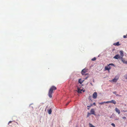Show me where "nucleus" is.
I'll return each mask as SVG.
<instances>
[{
    "label": "nucleus",
    "mask_w": 127,
    "mask_h": 127,
    "mask_svg": "<svg viewBox=\"0 0 127 127\" xmlns=\"http://www.w3.org/2000/svg\"><path fill=\"white\" fill-rule=\"evenodd\" d=\"M57 89L56 87L54 86H52L50 88L48 93V95L49 97L51 98L52 97V94L53 93V91Z\"/></svg>",
    "instance_id": "1"
},
{
    "label": "nucleus",
    "mask_w": 127,
    "mask_h": 127,
    "mask_svg": "<svg viewBox=\"0 0 127 127\" xmlns=\"http://www.w3.org/2000/svg\"><path fill=\"white\" fill-rule=\"evenodd\" d=\"M88 70V69L86 68H84L81 71V73L83 75H88V74H85L86 72H87Z\"/></svg>",
    "instance_id": "2"
},
{
    "label": "nucleus",
    "mask_w": 127,
    "mask_h": 127,
    "mask_svg": "<svg viewBox=\"0 0 127 127\" xmlns=\"http://www.w3.org/2000/svg\"><path fill=\"white\" fill-rule=\"evenodd\" d=\"M97 96V94L96 92H94L93 95V98L95 99H96Z\"/></svg>",
    "instance_id": "3"
},
{
    "label": "nucleus",
    "mask_w": 127,
    "mask_h": 127,
    "mask_svg": "<svg viewBox=\"0 0 127 127\" xmlns=\"http://www.w3.org/2000/svg\"><path fill=\"white\" fill-rule=\"evenodd\" d=\"M114 58L116 59H121V57L119 55H116L114 57Z\"/></svg>",
    "instance_id": "4"
},
{
    "label": "nucleus",
    "mask_w": 127,
    "mask_h": 127,
    "mask_svg": "<svg viewBox=\"0 0 127 127\" xmlns=\"http://www.w3.org/2000/svg\"><path fill=\"white\" fill-rule=\"evenodd\" d=\"M107 103H112L115 104H116V101L115 100H112L110 101H107Z\"/></svg>",
    "instance_id": "5"
},
{
    "label": "nucleus",
    "mask_w": 127,
    "mask_h": 127,
    "mask_svg": "<svg viewBox=\"0 0 127 127\" xmlns=\"http://www.w3.org/2000/svg\"><path fill=\"white\" fill-rule=\"evenodd\" d=\"M94 109H92L90 111V114L95 115Z\"/></svg>",
    "instance_id": "6"
},
{
    "label": "nucleus",
    "mask_w": 127,
    "mask_h": 127,
    "mask_svg": "<svg viewBox=\"0 0 127 127\" xmlns=\"http://www.w3.org/2000/svg\"><path fill=\"white\" fill-rule=\"evenodd\" d=\"M111 67L110 66H109L108 65V66H106L105 67V70H109L110 69H111Z\"/></svg>",
    "instance_id": "7"
},
{
    "label": "nucleus",
    "mask_w": 127,
    "mask_h": 127,
    "mask_svg": "<svg viewBox=\"0 0 127 127\" xmlns=\"http://www.w3.org/2000/svg\"><path fill=\"white\" fill-rule=\"evenodd\" d=\"M115 110L117 113H118L119 114H120V111L117 108H115Z\"/></svg>",
    "instance_id": "8"
},
{
    "label": "nucleus",
    "mask_w": 127,
    "mask_h": 127,
    "mask_svg": "<svg viewBox=\"0 0 127 127\" xmlns=\"http://www.w3.org/2000/svg\"><path fill=\"white\" fill-rule=\"evenodd\" d=\"M121 60L123 63L127 64V61H126L122 58H121Z\"/></svg>",
    "instance_id": "9"
},
{
    "label": "nucleus",
    "mask_w": 127,
    "mask_h": 127,
    "mask_svg": "<svg viewBox=\"0 0 127 127\" xmlns=\"http://www.w3.org/2000/svg\"><path fill=\"white\" fill-rule=\"evenodd\" d=\"M82 90V89H80L79 88H78V91L77 92L79 93H81Z\"/></svg>",
    "instance_id": "10"
},
{
    "label": "nucleus",
    "mask_w": 127,
    "mask_h": 127,
    "mask_svg": "<svg viewBox=\"0 0 127 127\" xmlns=\"http://www.w3.org/2000/svg\"><path fill=\"white\" fill-rule=\"evenodd\" d=\"M120 53L121 55L120 56L121 57V58H122L124 56L123 51H120Z\"/></svg>",
    "instance_id": "11"
},
{
    "label": "nucleus",
    "mask_w": 127,
    "mask_h": 127,
    "mask_svg": "<svg viewBox=\"0 0 127 127\" xmlns=\"http://www.w3.org/2000/svg\"><path fill=\"white\" fill-rule=\"evenodd\" d=\"M118 79V78L116 79L115 78L113 79L111 81L114 82H117Z\"/></svg>",
    "instance_id": "12"
},
{
    "label": "nucleus",
    "mask_w": 127,
    "mask_h": 127,
    "mask_svg": "<svg viewBox=\"0 0 127 127\" xmlns=\"http://www.w3.org/2000/svg\"><path fill=\"white\" fill-rule=\"evenodd\" d=\"M113 45H114L119 46L120 45L119 42H117L116 43H114L113 44Z\"/></svg>",
    "instance_id": "13"
},
{
    "label": "nucleus",
    "mask_w": 127,
    "mask_h": 127,
    "mask_svg": "<svg viewBox=\"0 0 127 127\" xmlns=\"http://www.w3.org/2000/svg\"><path fill=\"white\" fill-rule=\"evenodd\" d=\"M113 93L114 94L116 95L117 96H121V95L116 94L117 92L116 91L114 92Z\"/></svg>",
    "instance_id": "14"
},
{
    "label": "nucleus",
    "mask_w": 127,
    "mask_h": 127,
    "mask_svg": "<svg viewBox=\"0 0 127 127\" xmlns=\"http://www.w3.org/2000/svg\"><path fill=\"white\" fill-rule=\"evenodd\" d=\"M105 103H107V101L103 102H101L99 103V104L100 105H102Z\"/></svg>",
    "instance_id": "15"
},
{
    "label": "nucleus",
    "mask_w": 127,
    "mask_h": 127,
    "mask_svg": "<svg viewBox=\"0 0 127 127\" xmlns=\"http://www.w3.org/2000/svg\"><path fill=\"white\" fill-rule=\"evenodd\" d=\"M83 81H82L81 79H79L78 81L79 83L80 84H81L83 82Z\"/></svg>",
    "instance_id": "16"
},
{
    "label": "nucleus",
    "mask_w": 127,
    "mask_h": 127,
    "mask_svg": "<svg viewBox=\"0 0 127 127\" xmlns=\"http://www.w3.org/2000/svg\"><path fill=\"white\" fill-rule=\"evenodd\" d=\"M48 113L49 114H51L52 113V110L51 109H50L48 110Z\"/></svg>",
    "instance_id": "17"
},
{
    "label": "nucleus",
    "mask_w": 127,
    "mask_h": 127,
    "mask_svg": "<svg viewBox=\"0 0 127 127\" xmlns=\"http://www.w3.org/2000/svg\"><path fill=\"white\" fill-rule=\"evenodd\" d=\"M89 126L90 127H95V126L90 123H89Z\"/></svg>",
    "instance_id": "18"
},
{
    "label": "nucleus",
    "mask_w": 127,
    "mask_h": 127,
    "mask_svg": "<svg viewBox=\"0 0 127 127\" xmlns=\"http://www.w3.org/2000/svg\"><path fill=\"white\" fill-rule=\"evenodd\" d=\"M96 60V58H95L94 57L92 59V61H95Z\"/></svg>",
    "instance_id": "19"
},
{
    "label": "nucleus",
    "mask_w": 127,
    "mask_h": 127,
    "mask_svg": "<svg viewBox=\"0 0 127 127\" xmlns=\"http://www.w3.org/2000/svg\"><path fill=\"white\" fill-rule=\"evenodd\" d=\"M108 65L109 66H110V65H112V66H114V64H112V63H111V64H109Z\"/></svg>",
    "instance_id": "20"
},
{
    "label": "nucleus",
    "mask_w": 127,
    "mask_h": 127,
    "mask_svg": "<svg viewBox=\"0 0 127 127\" xmlns=\"http://www.w3.org/2000/svg\"><path fill=\"white\" fill-rule=\"evenodd\" d=\"M124 77L125 79H127V74H126L124 76Z\"/></svg>",
    "instance_id": "21"
},
{
    "label": "nucleus",
    "mask_w": 127,
    "mask_h": 127,
    "mask_svg": "<svg viewBox=\"0 0 127 127\" xmlns=\"http://www.w3.org/2000/svg\"><path fill=\"white\" fill-rule=\"evenodd\" d=\"M111 125L112 126H113L114 127H115V125L114 124L112 123L111 124Z\"/></svg>",
    "instance_id": "22"
},
{
    "label": "nucleus",
    "mask_w": 127,
    "mask_h": 127,
    "mask_svg": "<svg viewBox=\"0 0 127 127\" xmlns=\"http://www.w3.org/2000/svg\"><path fill=\"white\" fill-rule=\"evenodd\" d=\"M127 34L126 35H124L123 36V38H126L127 37Z\"/></svg>",
    "instance_id": "23"
},
{
    "label": "nucleus",
    "mask_w": 127,
    "mask_h": 127,
    "mask_svg": "<svg viewBox=\"0 0 127 127\" xmlns=\"http://www.w3.org/2000/svg\"><path fill=\"white\" fill-rule=\"evenodd\" d=\"M69 103V102H68L67 103H66V106Z\"/></svg>",
    "instance_id": "24"
},
{
    "label": "nucleus",
    "mask_w": 127,
    "mask_h": 127,
    "mask_svg": "<svg viewBox=\"0 0 127 127\" xmlns=\"http://www.w3.org/2000/svg\"><path fill=\"white\" fill-rule=\"evenodd\" d=\"M93 105V104H91V105L90 106H87L88 107H90L91 106H92Z\"/></svg>",
    "instance_id": "25"
},
{
    "label": "nucleus",
    "mask_w": 127,
    "mask_h": 127,
    "mask_svg": "<svg viewBox=\"0 0 127 127\" xmlns=\"http://www.w3.org/2000/svg\"><path fill=\"white\" fill-rule=\"evenodd\" d=\"M12 122V121H9L8 123V124L9 125V123H11Z\"/></svg>",
    "instance_id": "26"
},
{
    "label": "nucleus",
    "mask_w": 127,
    "mask_h": 127,
    "mask_svg": "<svg viewBox=\"0 0 127 127\" xmlns=\"http://www.w3.org/2000/svg\"><path fill=\"white\" fill-rule=\"evenodd\" d=\"M91 114H90V113H88V116L89 115H91Z\"/></svg>",
    "instance_id": "27"
},
{
    "label": "nucleus",
    "mask_w": 127,
    "mask_h": 127,
    "mask_svg": "<svg viewBox=\"0 0 127 127\" xmlns=\"http://www.w3.org/2000/svg\"><path fill=\"white\" fill-rule=\"evenodd\" d=\"M123 119H126V118L125 117H123Z\"/></svg>",
    "instance_id": "28"
},
{
    "label": "nucleus",
    "mask_w": 127,
    "mask_h": 127,
    "mask_svg": "<svg viewBox=\"0 0 127 127\" xmlns=\"http://www.w3.org/2000/svg\"><path fill=\"white\" fill-rule=\"evenodd\" d=\"M93 104L94 105H95V102L94 103H93Z\"/></svg>",
    "instance_id": "29"
},
{
    "label": "nucleus",
    "mask_w": 127,
    "mask_h": 127,
    "mask_svg": "<svg viewBox=\"0 0 127 127\" xmlns=\"http://www.w3.org/2000/svg\"><path fill=\"white\" fill-rule=\"evenodd\" d=\"M88 76L86 77L85 79H86L88 77Z\"/></svg>",
    "instance_id": "30"
},
{
    "label": "nucleus",
    "mask_w": 127,
    "mask_h": 127,
    "mask_svg": "<svg viewBox=\"0 0 127 127\" xmlns=\"http://www.w3.org/2000/svg\"><path fill=\"white\" fill-rule=\"evenodd\" d=\"M87 109H88V110H89V108H87Z\"/></svg>",
    "instance_id": "31"
}]
</instances>
